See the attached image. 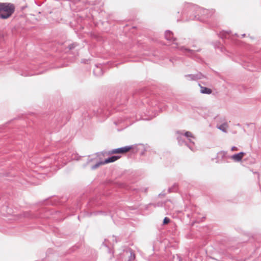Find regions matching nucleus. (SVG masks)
<instances>
[{"instance_id":"1","label":"nucleus","mask_w":261,"mask_h":261,"mask_svg":"<svg viewBox=\"0 0 261 261\" xmlns=\"http://www.w3.org/2000/svg\"><path fill=\"white\" fill-rule=\"evenodd\" d=\"M208 10L202 9L197 6L190 5L188 14L189 15V20H199L202 21V19L199 17V15H207V17H208Z\"/></svg>"},{"instance_id":"2","label":"nucleus","mask_w":261,"mask_h":261,"mask_svg":"<svg viewBox=\"0 0 261 261\" xmlns=\"http://www.w3.org/2000/svg\"><path fill=\"white\" fill-rule=\"evenodd\" d=\"M15 6L9 3H0V18L6 19L14 12Z\"/></svg>"},{"instance_id":"3","label":"nucleus","mask_w":261,"mask_h":261,"mask_svg":"<svg viewBox=\"0 0 261 261\" xmlns=\"http://www.w3.org/2000/svg\"><path fill=\"white\" fill-rule=\"evenodd\" d=\"M184 138H186L189 141V143H186V146L191 149L192 151H194L196 150V147L193 141L195 139V137L193 135L191 132L189 131H180Z\"/></svg>"},{"instance_id":"4","label":"nucleus","mask_w":261,"mask_h":261,"mask_svg":"<svg viewBox=\"0 0 261 261\" xmlns=\"http://www.w3.org/2000/svg\"><path fill=\"white\" fill-rule=\"evenodd\" d=\"M185 211L188 218H193L196 219L197 221H198L196 215L198 214L199 212L198 211V207L196 206L190 204L186 207Z\"/></svg>"},{"instance_id":"5","label":"nucleus","mask_w":261,"mask_h":261,"mask_svg":"<svg viewBox=\"0 0 261 261\" xmlns=\"http://www.w3.org/2000/svg\"><path fill=\"white\" fill-rule=\"evenodd\" d=\"M121 255L122 261H134L136 257L134 251L130 248L124 250Z\"/></svg>"},{"instance_id":"6","label":"nucleus","mask_w":261,"mask_h":261,"mask_svg":"<svg viewBox=\"0 0 261 261\" xmlns=\"http://www.w3.org/2000/svg\"><path fill=\"white\" fill-rule=\"evenodd\" d=\"M133 148L132 146H126L112 149L109 152V154L124 153L128 152Z\"/></svg>"},{"instance_id":"7","label":"nucleus","mask_w":261,"mask_h":261,"mask_svg":"<svg viewBox=\"0 0 261 261\" xmlns=\"http://www.w3.org/2000/svg\"><path fill=\"white\" fill-rule=\"evenodd\" d=\"M173 48L178 49L179 50L184 53L186 55L189 56H192V55H194V54L196 51H199V49H190L184 46L178 47L177 44H175V46H173Z\"/></svg>"},{"instance_id":"8","label":"nucleus","mask_w":261,"mask_h":261,"mask_svg":"<svg viewBox=\"0 0 261 261\" xmlns=\"http://www.w3.org/2000/svg\"><path fill=\"white\" fill-rule=\"evenodd\" d=\"M185 76L189 81H196L202 79L203 75L201 73H198L196 74H186Z\"/></svg>"},{"instance_id":"9","label":"nucleus","mask_w":261,"mask_h":261,"mask_svg":"<svg viewBox=\"0 0 261 261\" xmlns=\"http://www.w3.org/2000/svg\"><path fill=\"white\" fill-rule=\"evenodd\" d=\"M245 154V153L244 152H240L238 153L234 154L232 155L229 156V158L232 159L235 162H240L241 161L244 155Z\"/></svg>"},{"instance_id":"10","label":"nucleus","mask_w":261,"mask_h":261,"mask_svg":"<svg viewBox=\"0 0 261 261\" xmlns=\"http://www.w3.org/2000/svg\"><path fill=\"white\" fill-rule=\"evenodd\" d=\"M165 37L167 40L170 41H173L176 40V38L174 37L173 33L167 30L165 33Z\"/></svg>"},{"instance_id":"11","label":"nucleus","mask_w":261,"mask_h":261,"mask_svg":"<svg viewBox=\"0 0 261 261\" xmlns=\"http://www.w3.org/2000/svg\"><path fill=\"white\" fill-rule=\"evenodd\" d=\"M120 157H121V156H120V155L111 156L109 157L108 158L105 159L103 161V164H108V163H113V162L117 161V160H118Z\"/></svg>"},{"instance_id":"12","label":"nucleus","mask_w":261,"mask_h":261,"mask_svg":"<svg viewBox=\"0 0 261 261\" xmlns=\"http://www.w3.org/2000/svg\"><path fill=\"white\" fill-rule=\"evenodd\" d=\"M231 32L230 31H222L220 33V37L222 39H229L231 37Z\"/></svg>"},{"instance_id":"13","label":"nucleus","mask_w":261,"mask_h":261,"mask_svg":"<svg viewBox=\"0 0 261 261\" xmlns=\"http://www.w3.org/2000/svg\"><path fill=\"white\" fill-rule=\"evenodd\" d=\"M93 73L97 76H100L103 74V71L100 66H96L93 69Z\"/></svg>"},{"instance_id":"14","label":"nucleus","mask_w":261,"mask_h":261,"mask_svg":"<svg viewBox=\"0 0 261 261\" xmlns=\"http://www.w3.org/2000/svg\"><path fill=\"white\" fill-rule=\"evenodd\" d=\"M177 133L179 134V136H178L177 138L179 144L181 145H182L183 144H185L186 145V143L188 142L185 140V138L182 134L180 131L177 132Z\"/></svg>"},{"instance_id":"15","label":"nucleus","mask_w":261,"mask_h":261,"mask_svg":"<svg viewBox=\"0 0 261 261\" xmlns=\"http://www.w3.org/2000/svg\"><path fill=\"white\" fill-rule=\"evenodd\" d=\"M199 86L200 87V92L201 93L206 94H210L212 93V90L211 89L207 88V87H202V86H200V84H199Z\"/></svg>"},{"instance_id":"16","label":"nucleus","mask_w":261,"mask_h":261,"mask_svg":"<svg viewBox=\"0 0 261 261\" xmlns=\"http://www.w3.org/2000/svg\"><path fill=\"white\" fill-rule=\"evenodd\" d=\"M227 152L225 151H220L218 153V156L221 157L222 159H227L229 158V156L227 155Z\"/></svg>"},{"instance_id":"17","label":"nucleus","mask_w":261,"mask_h":261,"mask_svg":"<svg viewBox=\"0 0 261 261\" xmlns=\"http://www.w3.org/2000/svg\"><path fill=\"white\" fill-rule=\"evenodd\" d=\"M227 126H228L226 123H223V124H221L220 125H219V126H218L217 127L218 129H220L222 132L226 133V128L227 127Z\"/></svg>"},{"instance_id":"18","label":"nucleus","mask_w":261,"mask_h":261,"mask_svg":"<svg viewBox=\"0 0 261 261\" xmlns=\"http://www.w3.org/2000/svg\"><path fill=\"white\" fill-rule=\"evenodd\" d=\"M177 191V185L176 184H174L172 187L169 188L168 189L169 193L171 192H175Z\"/></svg>"},{"instance_id":"19","label":"nucleus","mask_w":261,"mask_h":261,"mask_svg":"<svg viewBox=\"0 0 261 261\" xmlns=\"http://www.w3.org/2000/svg\"><path fill=\"white\" fill-rule=\"evenodd\" d=\"M150 205H153L154 207H162L165 204L163 202H159L156 203L150 204Z\"/></svg>"},{"instance_id":"20","label":"nucleus","mask_w":261,"mask_h":261,"mask_svg":"<svg viewBox=\"0 0 261 261\" xmlns=\"http://www.w3.org/2000/svg\"><path fill=\"white\" fill-rule=\"evenodd\" d=\"M103 164H103V161L99 162L97 163H96V164H95L94 165H93L92 167V169H95L97 168H98L100 165H103Z\"/></svg>"},{"instance_id":"21","label":"nucleus","mask_w":261,"mask_h":261,"mask_svg":"<svg viewBox=\"0 0 261 261\" xmlns=\"http://www.w3.org/2000/svg\"><path fill=\"white\" fill-rule=\"evenodd\" d=\"M77 46V44L76 43H72V44H70L69 45L68 48L70 50H71V49L74 48Z\"/></svg>"},{"instance_id":"22","label":"nucleus","mask_w":261,"mask_h":261,"mask_svg":"<svg viewBox=\"0 0 261 261\" xmlns=\"http://www.w3.org/2000/svg\"><path fill=\"white\" fill-rule=\"evenodd\" d=\"M170 220L169 218L168 217H165L164 220H163V224H168V223H169Z\"/></svg>"},{"instance_id":"23","label":"nucleus","mask_w":261,"mask_h":261,"mask_svg":"<svg viewBox=\"0 0 261 261\" xmlns=\"http://www.w3.org/2000/svg\"><path fill=\"white\" fill-rule=\"evenodd\" d=\"M23 216L25 217H30V214L29 212H25L23 213Z\"/></svg>"},{"instance_id":"24","label":"nucleus","mask_w":261,"mask_h":261,"mask_svg":"<svg viewBox=\"0 0 261 261\" xmlns=\"http://www.w3.org/2000/svg\"><path fill=\"white\" fill-rule=\"evenodd\" d=\"M140 190H141V191H143L145 193H147V190H148V188H143V189H141Z\"/></svg>"},{"instance_id":"25","label":"nucleus","mask_w":261,"mask_h":261,"mask_svg":"<svg viewBox=\"0 0 261 261\" xmlns=\"http://www.w3.org/2000/svg\"><path fill=\"white\" fill-rule=\"evenodd\" d=\"M238 149V148L236 146H232L231 148V151L237 150Z\"/></svg>"},{"instance_id":"26","label":"nucleus","mask_w":261,"mask_h":261,"mask_svg":"<svg viewBox=\"0 0 261 261\" xmlns=\"http://www.w3.org/2000/svg\"><path fill=\"white\" fill-rule=\"evenodd\" d=\"M175 60V58H173V59H171L170 61L171 62L174 63V61Z\"/></svg>"},{"instance_id":"27","label":"nucleus","mask_w":261,"mask_h":261,"mask_svg":"<svg viewBox=\"0 0 261 261\" xmlns=\"http://www.w3.org/2000/svg\"><path fill=\"white\" fill-rule=\"evenodd\" d=\"M178 257V259H179V261H182L181 258L180 257H179V256H178V257Z\"/></svg>"},{"instance_id":"28","label":"nucleus","mask_w":261,"mask_h":261,"mask_svg":"<svg viewBox=\"0 0 261 261\" xmlns=\"http://www.w3.org/2000/svg\"><path fill=\"white\" fill-rule=\"evenodd\" d=\"M245 36V34L242 35V37H244Z\"/></svg>"}]
</instances>
